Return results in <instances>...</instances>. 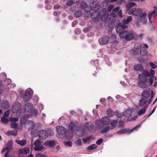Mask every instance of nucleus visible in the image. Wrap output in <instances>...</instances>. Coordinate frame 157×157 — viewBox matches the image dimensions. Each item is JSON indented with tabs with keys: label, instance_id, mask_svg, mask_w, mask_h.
Here are the masks:
<instances>
[{
	"label": "nucleus",
	"instance_id": "a19ab883",
	"mask_svg": "<svg viewBox=\"0 0 157 157\" xmlns=\"http://www.w3.org/2000/svg\"><path fill=\"white\" fill-rule=\"evenodd\" d=\"M128 132V130L126 129L120 130L117 132V133L118 134H124Z\"/></svg>",
	"mask_w": 157,
	"mask_h": 157
},
{
	"label": "nucleus",
	"instance_id": "a878e982",
	"mask_svg": "<svg viewBox=\"0 0 157 157\" xmlns=\"http://www.w3.org/2000/svg\"><path fill=\"white\" fill-rule=\"evenodd\" d=\"M85 130L82 127L79 126V137L82 136L85 134Z\"/></svg>",
	"mask_w": 157,
	"mask_h": 157
},
{
	"label": "nucleus",
	"instance_id": "f3484780",
	"mask_svg": "<svg viewBox=\"0 0 157 157\" xmlns=\"http://www.w3.org/2000/svg\"><path fill=\"white\" fill-rule=\"evenodd\" d=\"M147 101V100L144 98H142L139 101V105L141 107H144L146 105V103Z\"/></svg>",
	"mask_w": 157,
	"mask_h": 157
},
{
	"label": "nucleus",
	"instance_id": "5701e85b",
	"mask_svg": "<svg viewBox=\"0 0 157 157\" xmlns=\"http://www.w3.org/2000/svg\"><path fill=\"white\" fill-rule=\"evenodd\" d=\"M134 69L137 71H141L144 69V67L141 64H137L134 66Z\"/></svg>",
	"mask_w": 157,
	"mask_h": 157
},
{
	"label": "nucleus",
	"instance_id": "c756f323",
	"mask_svg": "<svg viewBox=\"0 0 157 157\" xmlns=\"http://www.w3.org/2000/svg\"><path fill=\"white\" fill-rule=\"evenodd\" d=\"M17 132L16 130L9 131L7 132V134L9 136L13 135L16 136L17 135Z\"/></svg>",
	"mask_w": 157,
	"mask_h": 157
},
{
	"label": "nucleus",
	"instance_id": "4be33fe9",
	"mask_svg": "<svg viewBox=\"0 0 157 157\" xmlns=\"http://www.w3.org/2000/svg\"><path fill=\"white\" fill-rule=\"evenodd\" d=\"M29 149L28 147H25L23 149L18 150V152L21 154H27L29 152Z\"/></svg>",
	"mask_w": 157,
	"mask_h": 157
},
{
	"label": "nucleus",
	"instance_id": "2f4dec72",
	"mask_svg": "<svg viewBox=\"0 0 157 157\" xmlns=\"http://www.w3.org/2000/svg\"><path fill=\"white\" fill-rule=\"evenodd\" d=\"M152 15H154L155 16H157V11L155 10H154L153 11L150 13L148 15V19H150V18H151Z\"/></svg>",
	"mask_w": 157,
	"mask_h": 157
},
{
	"label": "nucleus",
	"instance_id": "4468645a",
	"mask_svg": "<svg viewBox=\"0 0 157 157\" xmlns=\"http://www.w3.org/2000/svg\"><path fill=\"white\" fill-rule=\"evenodd\" d=\"M101 120L104 126L109 125L110 122V118L107 116L103 117Z\"/></svg>",
	"mask_w": 157,
	"mask_h": 157
},
{
	"label": "nucleus",
	"instance_id": "0e129e2a",
	"mask_svg": "<svg viewBox=\"0 0 157 157\" xmlns=\"http://www.w3.org/2000/svg\"><path fill=\"white\" fill-rule=\"evenodd\" d=\"M117 13L121 18H122L123 17V15L121 10H119V11H118Z\"/></svg>",
	"mask_w": 157,
	"mask_h": 157
},
{
	"label": "nucleus",
	"instance_id": "774afa93",
	"mask_svg": "<svg viewBox=\"0 0 157 157\" xmlns=\"http://www.w3.org/2000/svg\"><path fill=\"white\" fill-rule=\"evenodd\" d=\"M124 122L122 121H120L119 122V126L121 127H124Z\"/></svg>",
	"mask_w": 157,
	"mask_h": 157
},
{
	"label": "nucleus",
	"instance_id": "603ef678",
	"mask_svg": "<svg viewBox=\"0 0 157 157\" xmlns=\"http://www.w3.org/2000/svg\"><path fill=\"white\" fill-rule=\"evenodd\" d=\"M146 59L144 57H140L138 58L137 59L138 61L140 63H143V62L145 61Z\"/></svg>",
	"mask_w": 157,
	"mask_h": 157
},
{
	"label": "nucleus",
	"instance_id": "37998d69",
	"mask_svg": "<svg viewBox=\"0 0 157 157\" xmlns=\"http://www.w3.org/2000/svg\"><path fill=\"white\" fill-rule=\"evenodd\" d=\"M38 114V111L37 109H34L31 111V116L36 117Z\"/></svg>",
	"mask_w": 157,
	"mask_h": 157
},
{
	"label": "nucleus",
	"instance_id": "09e8293b",
	"mask_svg": "<svg viewBox=\"0 0 157 157\" xmlns=\"http://www.w3.org/2000/svg\"><path fill=\"white\" fill-rule=\"evenodd\" d=\"M115 115L116 116L119 118H121L124 116L123 113H121L118 112H116Z\"/></svg>",
	"mask_w": 157,
	"mask_h": 157
},
{
	"label": "nucleus",
	"instance_id": "412c9836",
	"mask_svg": "<svg viewBox=\"0 0 157 157\" xmlns=\"http://www.w3.org/2000/svg\"><path fill=\"white\" fill-rule=\"evenodd\" d=\"M148 107V105H146L144 107L141 108L140 109V110L137 112V114L139 116H140L142 114H143L145 113L146 109Z\"/></svg>",
	"mask_w": 157,
	"mask_h": 157
},
{
	"label": "nucleus",
	"instance_id": "4d7b16f0",
	"mask_svg": "<svg viewBox=\"0 0 157 157\" xmlns=\"http://www.w3.org/2000/svg\"><path fill=\"white\" fill-rule=\"evenodd\" d=\"M121 27V29L122 30H124L125 29H128V26L127 25H125V24H120Z\"/></svg>",
	"mask_w": 157,
	"mask_h": 157
},
{
	"label": "nucleus",
	"instance_id": "79ce46f5",
	"mask_svg": "<svg viewBox=\"0 0 157 157\" xmlns=\"http://www.w3.org/2000/svg\"><path fill=\"white\" fill-rule=\"evenodd\" d=\"M44 149V147L43 146L35 147L34 148V150L37 151H41Z\"/></svg>",
	"mask_w": 157,
	"mask_h": 157
},
{
	"label": "nucleus",
	"instance_id": "39448f33",
	"mask_svg": "<svg viewBox=\"0 0 157 157\" xmlns=\"http://www.w3.org/2000/svg\"><path fill=\"white\" fill-rule=\"evenodd\" d=\"M97 16L98 17L96 18L99 17L101 18V20L103 21L107 22L108 21H111V17H109L108 14H106L105 11L100 12L99 13H96L95 16Z\"/></svg>",
	"mask_w": 157,
	"mask_h": 157
},
{
	"label": "nucleus",
	"instance_id": "338daca9",
	"mask_svg": "<svg viewBox=\"0 0 157 157\" xmlns=\"http://www.w3.org/2000/svg\"><path fill=\"white\" fill-rule=\"evenodd\" d=\"M115 13L114 12L111 13L110 15H109V17H112L113 18H115L116 16V15Z\"/></svg>",
	"mask_w": 157,
	"mask_h": 157
},
{
	"label": "nucleus",
	"instance_id": "2eb2a0df",
	"mask_svg": "<svg viewBox=\"0 0 157 157\" xmlns=\"http://www.w3.org/2000/svg\"><path fill=\"white\" fill-rule=\"evenodd\" d=\"M101 120H98L95 121V124L98 128L101 129L102 128L105 126Z\"/></svg>",
	"mask_w": 157,
	"mask_h": 157
},
{
	"label": "nucleus",
	"instance_id": "8fccbe9b",
	"mask_svg": "<svg viewBox=\"0 0 157 157\" xmlns=\"http://www.w3.org/2000/svg\"><path fill=\"white\" fill-rule=\"evenodd\" d=\"M140 125H138L136 126H135V127L133 128H132L129 131L128 133H130V132H132V131H133L134 130H137L138 128H139V127H140Z\"/></svg>",
	"mask_w": 157,
	"mask_h": 157
},
{
	"label": "nucleus",
	"instance_id": "5fc2aeb1",
	"mask_svg": "<svg viewBox=\"0 0 157 157\" xmlns=\"http://www.w3.org/2000/svg\"><path fill=\"white\" fill-rule=\"evenodd\" d=\"M149 64L152 68L154 69H155L156 68H157V65L155 64L154 63L150 62L149 63Z\"/></svg>",
	"mask_w": 157,
	"mask_h": 157
},
{
	"label": "nucleus",
	"instance_id": "a18cd8bd",
	"mask_svg": "<svg viewBox=\"0 0 157 157\" xmlns=\"http://www.w3.org/2000/svg\"><path fill=\"white\" fill-rule=\"evenodd\" d=\"M10 127L11 128H13L14 129H17L18 127V125L16 123L12 122L11 124Z\"/></svg>",
	"mask_w": 157,
	"mask_h": 157
},
{
	"label": "nucleus",
	"instance_id": "bb28decb",
	"mask_svg": "<svg viewBox=\"0 0 157 157\" xmlns=\"http://www.w3.org/2000/svg\"><path fill=\"white\" fill-rule=\"evenodd\" d=\"M142 71V74H140V75H142L146 76L147 77H150V73L148 70H144L143 69Z\"/></svg>",
	"mask_w": 157,
	"mask_h": 157
},
{
	"label": "nucleus",
	"instance_id": "dca6fc26",
	"mask_svg": "<svg viewBox=\"0 0 157 157\" xmlns=\"http://www.w3.org/2000/svg\"><path fill=\"white\" fill-rule=\"evenodd\" d=\"M55 145V143L54 141L50 140L45 142L44 145L46 147H53Z\"/></svg>",
	"mask_w": 157,
	"mask_h": 157
},
{
	"label": "nucleus",
	"instance_id": "6e6d98bb",
	"mask_svg": "<svg viewBox=\"0 0 157 157\" xmlns=\"http://www.w3.org/2000/svg\"><path fill=\"white\" fill-rule=\"evenodd\" d=\"M103 139L102 138H100L98 139L96 142V144L98 145H100L103 141Z\"/></svg>",
	"mask_w": 157,
	"mask_h": 157
},
{
	"label": "nucleus",
	"instance_id": "ea45409f",
	"mask_svg": "<svg viewBox=\"0 0 157 157\" xmlns=\"http://www.w3.org/2000/svg\"><path fill=\"white\" fill-rule=\"evenodd\" d=\"M37 131L35 129L31 130V135L33 137H35L37 136Z\"/></svg>",
	"mask_w": 157,
	"mask_h": 157
},
{
	"label": "nucleus",
	"instance_id": "f257e3e1",
	"mask_svg": "<svg viewBox=\"0 0 157 157\" xmlns=\"http://www.w3.org/2000/svg\"><path fill=\"white\" fill-rule=\"evenodd\" d=\"M70 129L66 130L63 126H59L57 127V136L63 138L64 137L67 139H71L73 136V132L77 134L78 130V123L77 122H71L69 124Z\"/></svg>",
	"mask_w": 157,
	"mask_h": 157
},
{
	"label": "nucleus",
	"instance_id": "4c0bfd02",
	"mask_svg": "<svg viewBox=\"0 0 157 157\" xmlns=\"http://www.w3.org/2000/svg\"><path fill=\"white\" fill-rule=\"evenodd\" d=\"M97 147V146L96 144H93L88 147L87 149L88 150H93L96 148Z\"/></svg>",
	"mask_w": 157,
	"mask_h": 157
},
{
	"label": "nucleus",
	"instance_id": "b1692460",
	"mask_svg": "<svg viewBox=\"0 0 157 157\" xmlns=\"http://www.w3.org/2000/svg\"><path fill=\"white\" fill-rule=\"evenodd\" d=\"M124 116L126 117H129L132 115V111L130 109H128L123 113Z\"/></svg>",
	"mask_w": 157,
	"mask_h": 157
},
{
	"label": "nucleus",
	"instance_id": "7c9ffc66",
	"mask_svg": "<svg viewBox=\"0 0 157 157\" xmlns=\"http://www.w3.org/2000/svg\"><path fill=\"white\" fill-rule=\"evenodd\" d=\"M120 24L116 25L115 27L117 33H119V36L120 35V33H121L123 31L122 30Z\"/></svg>",
	"mask_w": 157,
	"mask_h": 157
},
{
	"label": "nucleus",
	"instance_id": "ddd939ff",
	"mask_svg": "<svg viewBox=\"0 0 157 157\" xmlns=\"http://www.w3.org/2000/svg\"><path fill=\"white\" fill-rule=\"evenodd\" d=\"M94 124L91 122H87L84 125V127L85 129L87 130H92L94 128Z\"/></svg>",
	"mask_w": 157,
	"mask_h": 157
},
{
	"label": "nucleus",
	"instance_id": "cd10ccee",
	"mask_svg": "<svg viewBox=\"0 0 157 157\" xmlns=\"http://www.w3.org/2000/svg\"><path fill=\"white\" fill-rule=\"evenodd\" d=\"M27 123L30 126L31 130L34 129V128L35 127L36 124L33 121L30 120H28L27 121Z\"/></svg>",
	"mask_w": 157,
	"mask_h": 157
},
{
	"label": "nucleus",
	"instance_id": "72a5a7b5",
	"mask_svg": "<svg viewBox=\"0 0 157 157\" xmlns=\"http://www.w3.org/2000/svg\"><path fill=\"white\" fill-rule=\"evenodd\" d=\"M28 120H26V119L25 117V116H23L20 119V122L21 124H23L25 123H27V121Z\"/></svg>",
	"mask_w": 157,
	"mask_h": 157
},
{
	"label": "nucleus",
	"instance_id": "e433bc0d",
	"mask_svg": "<svg viewBox=\"0 0 157 157\" xmlns=\"http://www.w3.org/2000/svg\"><path fill=\"white\" fill-rule=\"evenodd\" d=\"M142 12V10L140 8L136 9V12H135L134 15V16H138V15Z\"/></svg>",
	"mask_w": 157,
	"mask_h": 157
},
{
	"label": "nucleus",
	"instance_id": "e2e57ef3",
	"mask_svg": "<svg viewBox=\"0 0 157 157\" xmlns=\"http://www.w3.org/2000/svg\"><path fill=\"white\" fill-rule=\"evenodd\" d=\"M9 110H7L3 114V117H4V116H5L7 117H8L9 116Z\"/></svg>",
	"mask_w": 157,
	"mask_h": 157
},
{
	"label": "nucleus",
	"instance_id": "473e14b6",
	"mask_svg": "<svg viewBox=\"0 0 157 157\" xmlns=\"http://www.w3.org/2000/svg\"><path fill=\"white\" fill-rule=\"evenodd\" d=\"M117 120H113L111 121L110 123V124L111 126V129H113L115 127L117 123Z\"/></svg>",
	"mask_w": 157,
	"mask_h": 157
},
{
	"label": "nucleus",
	"instance_id": "9b49d317",
	"mask_svg": "<svg viewBox=\"0 0 157 157\" xmlns=\"http://www.w3.org/2000/svg\"><path fill=\"white\" fill-rule=\"evenodd\" d=\"M109 40V38L108 36L102 37L100 38L98 42L101 45H104L108 43Z\"/></svg>",
	"mask_w": 157,
	"mask_h": 157
},
{
	"label": "nucleus",
	"instance_id": "423d86ee",
	"mask_svg": "<svg viewBox=\"0 0 157 157\" xmlns=\"http://www.w3.org/2000/svg\"><path fill=\"white\" fill-rule=\"evenodd\" d=\"M143 44L141 43L136 42L135 43L134 47L135 49H132V52L134 55H136L139 54V49L142 48Z\"/></svg>",
	"mask_w": 157,
	"mask_h": 157
},
{
	"label": "nucleus",
	"instance_id": "bf43d9fd",
	"mask_svg": "<svg viewBox=\"0 0 157 157\" xmlns=\"http://www.w3.org/2000/svg\"><path fill=\"white\" fill-rule=\"evenodd\" d=\"M106 112H107V114L110 117L112 116V110L111 109H107Z\"/></svg>",
	"mask_w": 157,
	"mask_h": 157
},
{
	"label": "nucleus",
	"instance_id": "864d4df0",
	"mask_svg": "<svg viewBox=\"0 0 157 157\" xmlns=\"http://www.w3.org/2000/svg\"><path fill=\"white\" fill-rule=\"evenodd\" d=\"M40 144L41 142L39 140H36L34 143V145L35 146V147L40 146Z\"/></svg>",
	"mask_w": 157,
	"mask_h": 157
},
{
	"label": "nucleus",
	"instance_id": "49530a36",
	"mask_svg": "<svg viewBox=\"0 0 157 157\" xmlns=\"http://www.w3.org/2000/svg\"><path fill=\"white\" fill-rule=\"evenodd\" d=\"M64 144L66 146L68 147H70L72 146V143L71 141H65Z\"/></svg>",
	"mask_w": 157,
	"mask_h": 157
},
{
	"label": "nucleus",
	"instance_id": "de8ad7c7",
	"mask_svg": "<svg viewBox=\"0 0 157 157\" xmlns=\"http://www.w3.org/2000/svg\"><path fill=\"white\" fill-rule=\"evenodd\" d=\"M136 8H132L131 10L128 12V14L129 15L133 14L134 15L135 12H136Z\"/></svg>",
	"mask_w": 157,
	"mask_h": 157
},
{
	"label": "nucleus",
	"instance_id": "3c124183",
	"mask_svg": "<svg viewBox=\"0 0 157 157\" xmlns=\"http://www.w3.org/2000/svg\"><path fill=\"white\" fill-rule=\"evenodd\" d=\"M10 121L11 122H16L18 121V119L17 117H11L10 119Z\"/></svg>",
	"mask_w": 157,
	"mask_h": 157
},
{
	"label": "nucleus",
	"instance_id": "1a4fd4ad",
	"mask_svg": "<svg viewBox=\"0 0 157 157\" xmlns=\"http://www.w3.org/2000/svg\"><path fill=\"white\" fill-rule=\"evenodd\" d=\"M147 15V13L144 12L142 13H141L137 17V20L139 22H142L143 21H144L143 22V24L145 25L146 24L147 21V20L145 21V17Z\"/></svg>",
	"mask_w": 157,
	"mask_h": 157
},
{
	"label": "nucleus",
	"instance_id": "6ab92c4d",
	"mask_svg": "<svg viewBox=\"0 0 157 157\" xmlns=\"http://www.w3.org/2000/svg\"><path fill=\"white\" fill-rule=\"evenodd\" d=\"M10 106V104L7 101H3L1 105L2 108L4 109H7Z\"/></svg>",
	"mask_w": 157,
	"mask_h": 157
},
{
	"label": "nucleus",
	"instance_id": "c85d7f7f",
	"mask_svg": "<svg viewBox=\"0 0 157 157\" xmlns=\"http://www.w3.org/2000/svg\"><path fill=\"white\" fill-rule=\"evenodd\" d=\"M25 109L26 110L29 111L33 107V105L32 103H28L25 105Z\"/></svg>",
	"mask_w": 157,
	"mask_h": 157
},
{
	"label": "nucleus",
	"instance_id": "c9c22d12",
	"mask_svg": "<svg viewBox=\"0 0 157 157\" xmlns=\"http://www.w3.org/2000/svg\"><path fill=\"white\" fill-rule=\"evenodd\" d=\"M111 128L110 126H106L101 130V133H106Z\"/></svg>",
	"mask_w": 157,
	"mask_h": 157
},
{
	"label": "nucleus",
	"instance_id": "052dcab7",
	"mask_svg": "<svg viewBox=\"0 0 157 157\" xmlns=\"http://www.w3.org/2000/svg\"><path fill=\"white\" fill-rule=\"evenodd\" d=\"M155 73V71L154 70H153L152 69H151L150 77H153V76L154 75Z\"/></svg>",
	"mask_w": 157,
	"mask_h": 157
},
{
	"label": "nucleus",
	"instance_id": "a211bd4d",
	"mask_svg": "<svg viewBox=\"0 0 157 157\" xmlns=\"http://www.w3.org/2000/svg\"><path fill=\"white\" fill-rule=\"evenodd\" d=\"M144 98L148 99L150 96V94L149 91L147 90H144L143 91L141 94Z\"/></svg>",
	"mask_w": 157,
	"mask_h": 157
},
{
	"label": "nucleus",
	"instance_id": "0eeeda50",
	"mask_svg": "<svg viewBox=\"0 0 157 157\" xmlns=\"http://www.w3.org/2000/svg\"><path fill=\"white\" fill-rule=\"evenodd\" d=\"M33 94V91L30 89H28L25 92L23 96V99L24 101L26 102L28 101L32 95Z\"/></svg>",
	"mask_w": 157,
	"mask_h": 157
},
{
	"label": "nucleus",
	"instance_id": "20e7f679",
	"mask_svg": "<svg viewBox=\"0 0 157 157\" xmlns=\"http://www.w3.org/2000/svg\"><path fill=\"white\" fill-rule=\"evenodd\" d=\"M98 8L96 6H91L89 8L86 7L84 8V10L86 12H90V13L91 15V17L92 18L95 19L98 16H95V14H96L97 12Z\"/></svg>",
	"mask_w": 157,
	"mask_h": 157
},
{
	"label": "nucleus",
	"instance_id": "9d476101",
	"mask_svg": "<svg viewBox=\"0 0 157 157\" xmlns=\"http://www.w3.org/2000/svg\"><path fill=\"white\" fill-rule=\"evenodd\" d=\"M143 47L140 48L139 52L141 55L143 56H146L148 54V52L146 48H148V45L147 44H143Z\"/></svg>",
	"mask_w": 157,
	"mask_h": 157
},
{
	"label": "nucleus",
	"instance_id": "680f3d73",
	"mask_svg": "<svg viewBox=\"0 0 157 157\" xmlns=\"http://www.w3.org/2000/svg\"><path fill=\"white\" fill-rule=\"evenodd\" d=\"M78 24V21H75L72 23L71 26L73 27H75Z\"/></svg>",
	"mask_w": 157,
	"mask_h": 157
},
{
	"label": "nucleus",
	"instance_id": "aec40b11",
	"mask_svg": "<svg viewBox=\"0 0 157 157\" xmlns=\"http://www.w3.org/2000/svg\"><path fill=\"white\" fill-rule=\"evenodd\" d=\"M13 144V141L12 140H10L8 141L6 144V148L7 150V152H9L12 149V146Z\"/></svg>",
	"mask_w": 157,
	"mask_h": 157
},
{
	"label": "nucleus",
	"instance_id": "6e6552de",
	"mask_svg": "<svg viewBox=\"0 0 157 157\" xmlns=\"http://www.w3.org/2000/svg\"><path fill=\"white\" fill-rule=\"evenodd\" d=\"M49 135L48 132L45 130H40L38 132V136L39 137V138L41 140H43L46 139Z\"/></svg>",
	"mask_w": 157,
	"mask_h": 157
},
{
	"label": "nucleus",
	"instance_id": "f8f14e48",
	"mask_svg": "<svg viewBox=\"0 0 157 157\" xmlns=\"http://www.w3.org/2000/svg\"><path fill=\"white\" fill-rule=\"evenodd\" d=\"M21 104L20 103L17 102L14 104L12 108V110L14 113L19 112L21 108Z\"/></svg>",
	"mask_w": 157,
	"mask_h": 157
},
{
	"label": "nucleus",
	"instance_id": "c03bdc74",
	"mask_svg": "<svg viewBox=\"0 0 157 157\" xmlns=\"http://www.w3.org/2000/svg\"><path fill=\"white\" fill-rule=\"evenodd\" d=\"M1 121L2 123L6 124L8 122L9 120L6 117H3L1 119Z\"/></svg>",
	"mask_w": 157,
	"mask_h": 157
},
{
	"label": "nucleus",
	"instance_id": "f704fd0d",
	"mask_svg": "<svg viewBox=\"0 0 157 157\" xmlns=\"http://www.w3.org/2000/svg\"><path fill=\"white\" fill-rule=\"evenodd\" d=\"M16 142L18 144L22 146L25 145L26 144V141L25 140H17Z\"/></svg>",
	"mask_w": 157,
	"mask_h": 157
},
{
	"label": "nucleus",
	"instance_id": "13d9d810",
	"mask_svg": "<svg viewBox=\"0 0 157 157\" xmlns=\"http://www.w3.org/2000/svg\"><path fill=\"white\" fill-rule=\"evenodd\" d=\"M87 4L84 2H82L80 5V7L81 8H85L87 6Z\"/></svg>",
	"mask_w": 157,
	"mask_h": 157
},
{
	"label": "nucleus",
	"instance_id": "7ed1b4c3",
	"mask_svg": "<svg viewBox=\"0 0 157 157\" xmlns=\"http://www.w3.org/2000/svg\"><path fill=\"white\" fill-rule=\"evenodd\" d=\"M138 79L139 81L137 83L138 86L142 88H147L148 86L146 83L148 80L147 77L139 75Z\"/></svg>",
	"mask_w": 157,
	"mask_h": 157
},
{
	"label": "nucleus",
	"instance_id": "f03ea898",
	"mask_svg": "<svg viewBox=\"0 0 157 157\" xmlns=\"http://www.w3.org/2000/svg\"><path fill=\"white\" fill-rule=\"evenodd\" d=\"M134 33L132 31H123L120 33V37L121 38H124L127 41H129L132 40L134 38Z\"/></svg>",
	"mask_w": 157,
	"mask_h": 157
},
{
	"label": "nucleus",
	"instance_id": "58836bf2",
	"mask_svg": "<svg viewBox=\"0 0 157 157\" xmlns=\"http://www.w3.org/2000/svg\"><path fill=\"white\" fill-rule=\"evenodd\" d=\"M92 136H89L86 138H83L82 140L83 141L84 143H86L87 142L90 141L91 139H93Z\"/></svg>",
	"mask_w": 157,
	"mask_h": 157
},
{
	"label": "nucleus",
	"instance_id": "393cba45",
	"mask_svg": "<svg viewBox=\"0 0 157 157\" xmlns=\"http://www.w3.org/2000/svg\"><path fill=\"white\" fill-rule=\"evenodd\" d=\"M132 16H128L127 17L126 19H124L122 20V22L124 24L127 25L129 23V22L132 20Z\"/></svg>",
	"mask_w": 157,
	"mask_h": 157
},
{
	"label": "nucleus",
	"instance_id": "69168bd1",
	"mask_svg": "<svg viewBox=\"0 0 157 157\" xmlns=\"http://www.w3.org/2000/svg\"><path fill=\"white\" fill-rule=\"evenodd\" d=\"M120 8V7L118 6L117 7L114 9H113V12L115 13H117V12L119 11V9Z\"/></svg>",
	"mask_w": 157,
	"mask_h": 157
}]
</instances>
